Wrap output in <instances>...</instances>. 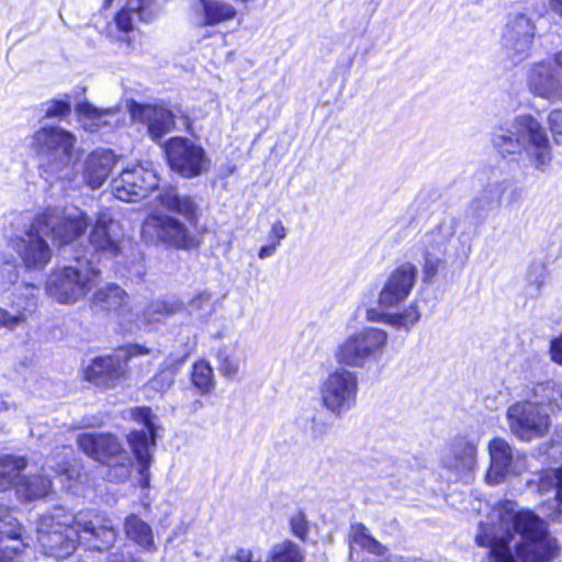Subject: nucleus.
Wrapping results in <instances>:
<instances>
[{
  "mask_svg": "<svg viewBox=\"0 0 562 562\" xmlns=\"http://www.w3.org/2000/svg\"><path fill=\"white\" fill-rule=\"evenodd\" d=\"M157 201L165 211L177 214L182 220L160 211L151 212L143 223L144 240L150 244L161 243L178 249L195 248L196 238L190 229L198 223L199 206L195 200L176 189H168L157 196Z\"/></svg>",
  "mask_w": 562,
  "mask_h": 562,
  "instance_id": "obj_1",
  "label": "nucleus"
},
{
  "mask_svg": "<svg viewBox=\"0 0 562 562\" xmlns=\"http://www.w3.org/2000/svg\"><path fill=\"white\" fill-rule=\"evenodd\" d=\"M475 540L492 562H549L560 549L548 529H481Z\"/></svg>",
  "mask_w": 562,
  "mask_h": 562,
  "instance_id": "obj_2",
  "label": "nucleus"
},
{
  "mask_svg": "<svg viewBox=\"0 0 562 562\" xmlns=\"http://www.w3.org/2000/svg\"><path fill=\"white\" fill-rule=\"evenodd\" d=\"M492 144L503 157L526 153L538 170H544L552 158L547 133L530 114L517 115L505 125L495 127Z\"/></svg>",
  "mask_w": 562,
  "mask_h": 562,
  "instance_id": "obj_3",
  "label": "nucleus"
},
{
  "mask_svg": "<svg viewBox=\"0 0 562 562\" xmlns=\"http://www.w3.org/2000/svg\"><path fill=\"white\" fill-rule=\"evenodd\" d=\"M76 144L77 137L60 126L44 125L33 133L31 147L47 181L69 176Z\"/></svg>",
  "mask_w": 562,
  "mask_h": 562,
  "instance_id": "obj_4",
  "label": "nucleus"
},
{
  "mask_svg": "<svg viewBox=\"0 0 562 562\" xmlns=\"http://www.w3.org/2000/svg\"><path fill=\"white\" fill-rule=\"evenodd\" d=\"M43 553L64 559L70 555L77 544L89 550L102 551L115 540V529H34Z\"/></svg>",
  "mask_w": 562,
  "mask_h": 562,
  "instance_id": "obj_5",
  "label": "nucleus"
},
{
  "mask_svg": "<svg viewBox=\"0 0 562 562\" xmlns=\"http://www.w3.org/2000/svg\"><path fill=\"white\" fill-rule=\"evenodd\" d=\"M387 341L384 329L368 326L344 338L335 348L334 358L340 368L366 369L382 357Z\"/></svg>",
  "mask_w": 562,
  "mask_h": 562,
  "instance_id": "obj_6",
  "label": "nucleus"
},
{
  "mask_svg": "<svg viewBox=\"0 0 562 562\" xmlns=\"http://www.w3.org/2000/svg\"><path fill=\"white\" fill-rule=\"evenodd\" d=\"M13 226L15 232L8 237L9 247L18 255L26 270H44L53 252L44 238L47 234L37 216L30 221L29 217L20 215Z\"/></svg>",
  "mask_w": 562,
  "mask_h": 562,
  "instance_id": "obj_7",
  "label": "nucleus"
},
{
  "mask_svg": "<svg viewBox=\"0 0 562 562\" xmlns=\"http://www.w3.org/2000/svg\"><path fill=\"white\" fill-rule=\"evenodd\" d=\"M99 281V270L89 260L76 259L74 266L54 270L46 281L47 294L60 304H74Z\"/></svg>",
  "mask_w": 562,
  "mask_h": 562,
  "instance_id": "obj_8",
  "label": "nucleus"
},
{
  "mask_svg": "<svg viewBox=\"0 0 562 562\" xmlns=\"http://www.w3.org/2000/svg\"><path fill=\"white\" fill-rule=\"evenodd\" d=\"M140 356H150L156 359L160 356V350L139 344L130 345L115 355L93 359L85 369L83 378L97 386L113 387L125 378L127 360Z\"/></svg>",
  "mask_w": 562,
  "mask_h": 562,
  "instance_id": "obj_9",
  "label": "nucleus"
},
{
  "mask_svg": "<svg viewBox=\"0 0 562 562\" xmlns=\"http://www.w3.org/2000/svg\"><path fill=\"white\" fill-rule=\"evenodd\" d=\"M358 393V375L346 368H336L319 384L322 406L337 418L356 407Z\"/></svg>",
  "mask_w": 562,
  "mask_h": 562,
  "instance_id": "obj_10",
  "label": "nucleus"
},
{
  "mask_svg": "<svg viewBox=\"0 0 562 562\" xmlns=\"http://www.w3.org/2000/svg\"><path fill=\"white\" fill-rule=\"evenodd\" d=\"M510 432L522 441L543 437L551 426L548 407L531 401H518L507 408Z\"/></svg>",
  "mask_w": 562,
  "mask_h": 562,
  "instance_id": "obj_11",
  "label": "nucleus"
},
{
  "mask_svg": "<svg viewBox=\"0 0 562 562\" xmlns=\"http://www.w3.org/2000/svg\"><path fill=\"white\" fill-rule=\"evenodd\" d=\"M77 442L89 457L112 465L116 480L128 476L132 459L117 438L111 434L85 432L78 436Z\"/></svg>",
  "mask_w": 562,
  "mask_h": 562,
  "instance_id": "obj_12",
  "label": "nucleus"
},
{
  "mask_svg": "<svg viewBox=\"0 0 562 562\" xmlns=\"http://www.w3.org/2000/svg\"><path fill=\"white\" fill-rule=\"evenodd\" d=\"M529 91L549 102L562 101V49L531 63L526 71Z\"/></svg>",
  "mask_w": 562,
  "mask_h": 562,
  "instance_id": "obj_13",
  "label": "nucleus"
},
{
  "mask_svg": "<svg viewBox=\"0 0 562 562\" xmlns=\"http://www.w3.org/2000/svg\"><path fill=\"white\" fill-rule=\"evenodd\" d=\"M36 216L45 234L50 235L59 245L74 243L88 227V216L78 207H47Z\"/></svg>",
  "mask_w": 562,
  "mask_h": 562,
  "instance_id": "obj_14",
  "label": "nucleus"
},
{
  "mask_svg": "<svg viewBox=\"0 0 562 562\" xmlns=\"http://www.w3.org/2000/svg\"><path fill=\"white\" fill-rule=\"evenodd\" d=\"M536 25L524 13L508 16L501 36V50L506 60L516 66L530 56Z\"/></svg>",
  "mask_w": 562,
  "mask_h": 562,
  "instance_id": "obj_15",
  "label": "nucleus"
},
{
  "mask_svg": "<svg viewBox=\"0 0 562 562\" xmlns=\"http://www.w3.org/2000/svg\"><path fill=\"white\" fill-rule=\"evenodd\" d=\"M41 471V474L30 472L26 476L20 475L15 488L20 497L33 501L46 496L52 490V475H58L60 483L67 490L76 487V480L74 477L76 471L68 467L64 458L60 462H56L54 459L46 460Z\"/></svg>",
  "mask_w": 562,
  "mask_h": 562,
  "instance_id": "obj_16",
  "label": "nucleus"
},
{
  "mask_svg": "<svg viewBox=\"0 0 562 562\" xmlns=\"http://www.w3.org/2000/svg\"><path fill=\"white\" fill-rule=\"evenodd\" d=\"M132 418L142 424V430H134L127 436L128 445L138 462V472L142 476V484L148 485V469L151 462V451L156 446V418L149 407H136L131 412Z\"/></svg>",
  "mask_w": 562,
  "mask_h": 562,
  "instance_id": "obj_17",
  "label": "nucleus"
},
{
  "mask_svg": "<svg viewBox=\"0 0 562 562\" xmlns=\"http://www.w3.org/2000/svg\"><path fill=\"white\" fill-rule=\"evenodd\" d=\"M165 151L171 169L184 178L198 177L209 169L210 159L205 150L187 138H172Z\"/></svg>",
  "mask_w": 562,
  "mask_h": 562,
  "instance_id": "obj_18",
  "label": "nucleus"
},
{
  "mask_svg": "<svg viewBox=\"0 0 562 562\" xmlns=\"http://www.w3.org/2000/svg\"><path fill=\"white\" fill-rule=\"evenodd\" d=\"M417 276L418 269L412 262H404L392 270L379 292V307L391 310L404 303L415 288Z\"/></svg>",
  "mask_w": 562,
  "mask_h": 562,
  "instance_id": "obj_19",
  "label": "nucleus"
},
{
  "mask_svg": "<svg viewBox=\"0 0 562 562\" xmlns=\"http://www.w3.org/2000/svg\"><path fill=\"white\" fill-rule=\"evenodd\" d=\"M237 13V9L226 0H192L191 2V21L201 31L203 38L213 35L210 27L233 21Z\"/></svg>",
  "mask_w": 562,
  "mask_h": 562,
  "instance_id": "obj_20",
  "label": "nucleus"
},
{
  "mask_svg": "<svg viewBox=\"0 0 562 562\" xmlns=\"http://www.w3.org/2000/svg\"><path fill=\"white\" fill-rule=\"evenodd\" d=\"M490 469L486 481L490 484L501 483L508 474H520L526 469L525 456L514 454L513 448L502 438H494L488 443Z\"/></svg>",
  "mask_w": 562,
  "mask_h": 562,
  "instance_id": "obj_21",
  "label": "nucleus"
},
{
  "mask_svg": "<svg viewBox=\"0 0 562 562\" xmlns=\"http://www.w3.org/2000/svg\"><path fill=\"white\" fill-rule=\"evenodd\" d=\"M121 227L109 211L98 214L95 224L89 236L90 246L95 255L103 258H115L121 252Z\"/></svg>",
  "mask_w": 562,
  "mask_h": 562,
  "instance_id": "obj_22",
  "label": "nucleus"
},
{
  "mask_svg": "<svg viewBox=\"0 0 562 562\" xmlns=\"http://www.w3.org/2000/svg\"><path fill=\"white\" fill-rule=\"evenodd\" d=\"M543 521L530 509L520 508L516 502L504 501L494 505L486 521L479 527H539Z\"/></svg>",
  "mask_w": 562,
  "mask_h": 562,
  "instance_id": "obj_23",
  "label": "nucleus"
},
{
  "mask_svg": "<svg viewBox=\"0 0 562 562\" xmlns=\"http://www.w3.org/2000/svg\"><path fill=\"white\" fill-rule=\"evenodd\" d=\"M131 115L133 120L146 124L148 134L154 142H159L175 127V115L162 106L133 103Z\"/></svg>",
  "mask_w": 562,
  "mask_h": 562,
  "instance_id": "obj_24",
  "label": "nucleus"
},
{
  "mask_svg": "<svg viewBox=\"0 0 562 562\" xmlns=\"http://www.w3.org/2000/svg\"><path fill=\"white\" fill-rule=\"evenodd\" d=\"M105 518L93 509L79 510L76 514L56 506L41 516V527H105Z\"/></svg>",
  "mask_w": 562,
  "mask_h": 562,
  "instance_id": "obj_25",
  "label": "nucleus"
},
{
  "mask_svg": "<svg viewBox=\"0 0 562 562\" xmlns=\"http://www.w3.org/2000/svg\"><path fill=\"white\" fill-rule=\"evenodd\" d=\"M513 196L515 190L505 181L487 183L469 203L468 212L472 217L485 218L497 210L506 194Z\"/></svg>",
  "mask_w": 562,
  "mask_h": 562,
  "instance_id": "obj_26",
  "label": "nucleus"
},
{
  "mask_svg": "<svg viewBox=\"0 0 562 562\" xmlns=\"http://www.w3.org/2000/svg\"><path fill=\"white\" fill-rule=\"evenodd\" d=\"M127 299V293L122 288L111 283L97 290L91 303L102 311L117 312L122 322L132 325V323H137L138 318L134 319V310L126 307Z\"/></svg>",
  "mask_w": 562,
  "mask_h": 562,
  "instance_id": "obj_27",
  "label": "nucleus"
},
{
  "mask_svg": "<svg viewBox=\"0 0 562 562\" xmlns=\"http://www.w3.org/2000/svg\"><path fill=\"white\" fill-rule=\"evenodd\" d=\"M476 463V443L467 438H454L448 453L442 458V465L461 477L470 473Z\"/></svg>",
  "mask_w": 562,
  "mask_h": 562,
  "instance_id": "obj_28",
  "label": "nucleus"
},
{
  "mask_svg": "<svg viewBox=\"0 0 562 562\" xmlns=\"http://www.w3.org/2000/svg\"><path fill=\"white\" fill-rule=\"evenodd\" d=\"M75 111L82 128L90 133L112 128L117 123L116 106L99 109L89 102H80Z\"/></svg>",
  "mask_w": 562,
  "mask_h": 562,
  "instance_id": "obj_29",
  "label": "nucleus"
},
{
  "mask_svg": "<svg viewBox=\"0 0 562 562\" xmlns=\"http://www.w3.org/2000/svg\"><path fill=\"white\" fill-rule=\"evenodd\" d=\"M116 162L111 149L98 148L85 160L83 178L91 189H99L108 179Z\"/></svg>",
  "mask_w": 562,
  "mask_h": 562,
  "instance_id": "obj_30",
  "label": "nucleus"
},
{
  "mask_svg": "<svg viewBox=\"0 0 562 562\" xmlns=\"http://www.w3.org/2000/svg\"><path fill=\"white\" fill-rule=\"evenodd\" d=\"M420 317L422 314L415 303L397 312L371 307L366 313V318L369 322L383 323L393 329L404 331H409L420 321Z\"/></svg>",
  "mask_w": 562,
  "mask_h": 562,
  "instance_id": "obj_31",
  "label": "nucleus"
},
{
  "mask_svg": "<svg viewBox=\"0 0 562 562\" xmlns=\"http://www.w3.org/2000/svg\"><path fill=\"white\" fill-rule=\"evenodd\" d=\"M193 350V346L186 342L182 350L176 355L171 353L164 362V369L160 370L148 383L144 386V392L148 398H154L167 392L173 384V364H182Z\"/></svg>",
  "mask_w": 562,
  "mask_h": 562,
  "instance_id": "obj_32",
  "label": "nucleus"
},
{
  "mask_svg": "<svg viewBox=\"0 0 562 562\" xmlns=\"http://www.w3.org/2000/svg\"><path fill=\"white\" fill-rule=\"evenodd\" d=\"M33 291V286L26 285L25 293L11 303V311L0 307V329L12 331L26 322L27 315L36 307Z\"/></svg>",
  "mask_w": 562,
  "mask_h": 562,
  "instance_id": "obj_33",
  "label": "nucleus"
},
{
  "mask_svg": "<svg viewBox=\"0 0 562 562\" xmlns=\"http://www.w3.org/2000/svg\"><path fill=\"white\" fill-rule=\"evenodd\" d=\"M218 371L229 380L235 379L241 366L245 363L247 353L244 345L239 340L224 344L216 353Z\"/></svg>",
  "mask_w": 562,
  "mask_h": 562,
  "instance_id": "obj_34",
  "label": "nucleus"
},
{
  "mask_svg": "<svg viewBox=\"0 0 562 562\" xmlns=\"http://www.w3.org/2000/svg\"><path fill=\"white\" fill-rule=\"evenodd\" d=\"M303 557L299 547L290 541L276 544L266 562H302ZM236 562H261L255 558L254 553L246 549H240L236 555Z\"/></svg>",
  "mask_w": 562,
  "mask_h": 562,
  "instance_id": "obj_35",
  "label": "nucleus"
},
{
  "mask_svg": "<svg viewBox=\"0 0 562 562\" xmlns=\"http://www.w3.org/2000/svg\"><path fill=\"white\" fill-rule=\"evenodd\" d=\"M366 530L353 529L349 535V558L351 562H372L369 559H360L361 551H367L378 557L384 555L386 551V548L370 537Z\"/></svg>",
  "mask_w": 562,
  "mask_h": 562,
  "instance_id": "obj_36",
  "label": "nucleus"
},
{
  "mask_svg": "<svg viewBox=\"0 0 562 562\" xmlns=\"http://www.w3.org/2000/svg\"><path fill=\"white\" fill-rule=\"evenodd\" d=\"M27 467L23 457L0 454V492L16 488L21 472Z\"/></svg>",
  "mask_w": 562,
  "mask_h": 562,
  "instance_id": "obj_37",
  "label": "nucleus"
},
{
  "mask_svg": "<svg viewBox=\"0 0 562 562\" xmlns=\"http://www.w3.org/2000/svg\"><path fill=\"white\" fill-rule=\"evenodd\" d=\"M181 308V303L177 300H156L153 301L145 311H143V316L140 317L138 312H134V319H137V323H132V325L140 326L151 325L157 322H160L165 316L172 315L177 313Z\"/></svg>",
  "mask_w": 562,
  "mask_h": 562,
  "instance_id": "obj_38",
  "label": "nucleus"
},
{
  "mask_svg": "<svg viewBox=\"0 0 562 562\" xmlns=\"http://www.w3.org/2000/svg\"><path fill=\"white\" fill-rule=\"evenodd\" d=\"M453 235L452 227L440 224L432 231L426 233L422 240V252L446 256L447 246Z\"/></svg>",
  "mask_w": 562,
  "mask_h": 562,
  "instance_id": "obj_39",
  "label": "nucleus"
},
{
  "mask_svg": "<svg viewBox=\"0 0 562 562\" xmlns=\"http://www.w3.org/2000/svg\"><path fill=\"white\" fill-rule=\"evenodd\" d=\"M133 175L122 171L119 177L112 180V192L117 200L136 202L147 195L142 190V186H137L136 182H133Z\"/></svg>",
  "mask_w": 562,
  "mask_h": 562,
  "instance_id": "obj_40",
  "label": "nucleus"
},
{
  "mask_svg": "<svg viewBox=\"0 0 562 562\" xmlns=\"http://www.w3.org/2000/svg\"><path fill=\"white\" fill-rule=\"evenodd\" d=\"M124 173L133 175V182L137 186H142V190L148 194L159 186V179L157 171L151 162H143L133 165L123 170Z\"/></svg>",
  "mask_w": 562,
  "mask_h": 562,
  "instance_id": "obj_41",
  "label": "nucleus"
},
{
  "mask_svg": "<svg viewBox=\"0 0 562 562\" xmlns=\"http://www.w3.org/2000/svg\"><path fill=\"white\" fill-rule=\"evenodd\" d=\"M25 546L20 533L0 529V562H14Z\"/></svg>",
  "mask_w": 562,
  "mask_h": 562,
  "instance_id": "obj_42",
  "label": "nucleus"
},
{
  "mask_svg": "<svg viewBox=\"0 0 562 562\" xmlns=\"http://www.w3.org/2000/svg\"><path fill=\"white\" fill-rule=\"evenodd\" d=\"M191 380L193 385L203 394L210 393L215 387L213 368L205 360L193 364Z\"/></svg>",
  "mask_w": 562,
  "mask_h": 562,
  "instance_id": "obj_43",
  "label": "nucleus"
},
{
  "mask_svg": "<svg viewBox=\"0 0 562 562\" xmlns=\"http://www.w3.org/2000/svg\"><path fill=\"white\" fill-rule=\"evenodd\" d=\"M166 0H128V9L134 10L137 18L144 22L153 21Z\"/></svg>",
  "mask_w": 562,
  "mask_h": 562,
  "instance_id": "obj_44",
  "label": "nucleus"
},
{
  "mask_svg": "<svg viewBox=\"0 0 562 562\" xmlns=\"http://www.w3.org/2000/svg\"><path fill=\"white\" fill-rule=\"evenodd\" d=\"M539 491L541 493L553 491L555 498L562 503V467L546 470L540 474Z\"/></svg>",
  "mask_w": 562,
  "mask_h": 562,
  "instance_id": "obj_45",
  "label": "nucleus"
},
{
  "mask_svg": "<svg viewBox=\"0 0 562 562\" xmlns=\"http://www.w3.org/2000/svg\"><path fill=\"white\" fill-rule=\"evenodd\" d=\"M41 112L45 119H64L71 112L69 98L52 99L41 104Z\"/></svg>",
  "mask_w": 562,
  "mask_h": 562,
  "instance_id": "obj_46",
  "label": "nucleus"
},
{
  "mask_svg": "<svg viewBox=\"0 0 562 562\" xmlns=\"http://www.w3.org/2000/svg\"><path fill=\"white\" fill-rule=\"evenodd\" d=\"M423 279L426 283H431L440 269L445 268V257L436 254L423 252Z\"/></svg>",
  "mask_w": 562,
  "mask_h": 562,
  "instance_id": "obj_47",
  "label": "nucleus"
},
{
  "mask_svg": "<svg viewBox=\"0 0 562 562\" xmlns=\"http://www.w3.org/2000/svg\"><path fill=\"white\" fill-rule=\"evenodd\" d=\"M126 537L140 548L149 550L154 547L151 529H123Z\"/></svg>",
  "mask_w": 562,
  "mask_h": 562,
  "instance_id": "obj_48",
  "label": "nucleus"
},
{
  "mask_svg": "<svg viewBox=\"0 0 562 562\" xmlns=\"http://www.w3.org/2000/svg\"><path fill=\"white\" fill-rule=\"evenodd\" d=\"M191 313L198 312L201 315H209L214 311L212 295L209 292H202L194 296L189 303Z\"/></svg>",
  "mask_w": 562,
  "mask_h": 562,
  "instance_id": "obj_49",
  "label": "nucleus"
},
{
  "mask_svg": "<svg viewBox=\"0 0 562 562\" xmlns=\"http://www.w3.org/2000/svg\"><path fill=\"white\" fill-rule=\"evenodd\" d=\"M137 16L134 10L128 9V2L115 16L114 25L119 31L127 35L128 32L133 31V20Z\"/></svg>",
  "mask_w": 562,
  "mask_h": 562,
  "instance_id": "obj_50",
  "label": "nucleus"
},
{
  "mask_svg": "<svg viewBox=\"0 0 562 562\" xmlns=\"http://www.w3.org/2000/svg\"><path fill=\"white\" fill-rule=\"evenodd\" d=\"M548 124L555 143L562 144V109H555L549 113Z\"/></svg>",
  "mask_w": 562,
  "mask_h": 562,
  "instance_id": "obj_51",
  "label": "nucleus"
},
{
  "mask_svg": "<svg viewBox=\"0 0 562 562\" xmlns=\"http://www.w3.org/2000/svg\"><path fill=\"white\" fill-rule=\"evenodd\" d=\"M331 424L322 413H316L310 420V429L314 437H322L328 432Z\"/></svg>",
  "mask_w": 562,
  "mask_h": 562,
  "instance_id": "obj_52",
  "label": "nucleus"
},
{
  "mask_svg": "<svg viewBox=\"0 0 562 562\" xmlns=\"http://www.w3.org/2000/svg\"><path fill=\"white\" fill-rule=\"evenodd\" d=\"M0 524L5 527H22V522L18 518V512L0 505Z\"/></svg>",
  "mask_w": 562,
  "mask_h": 562,
  "instance_id": "obj_53",
  "label": "nucleus"
},
{
  "mask_svg": "<svg viewBox=\"0 0 562 562\" xmlns=\"http://www.w3.org/2000/svg\"><path fill=\"white\" fill-rule=\"evenodd\" d=\"M286 237V228L281 221H277L271 225L268 234V239L271 244L278 247L280 243Z\"/></svg>",
  "mask_w": 562,
  "mask_h": 562,
  "instance_id": "obj_54",
  "label": "nucleus"
},
{
  "mask_svg": "<svg viewBox=\"0 0 562 562\" xmlns=\"http://www.w3.org/2000/svg\"><path fill=\"white\" fill-rule=\"evenodd\" d=\"M550 356L552 361L562 366V335L551 340Z\"/></svg>",
  "mask_w": 562,
  "mask_h": 562,
  "instance_id": "obj_55",
  "label": "nucleus"
},
{
  "mask_svg": "<svg viewBox=\"0 0 562 562\" xmlns=\"http://www.w3.org/2000/svg\"><path fill=\"white\" fill-rule=\"evenodd\" d=\"M109 562H136V560L130 551L117 550L110 554Z\"/></svg>",
  "mask_w": 562,
  "mask_h": 562,
  "instance_id": "obj_56",
  "label": "nucleus"
},
{
  "mask_svg": "<svg viewBox=\"0 0 562 562\" xmlns=\"http://www.w3.org/2000/svg\"><path fill=\"white\" fill-rule=\"evenodd\" d=\"M277 248L278 247L276 246V244H271V243L269 245L262 246V247H260V249L258 251V257L262 260L270 258L276 254Z\"/></svg>",
  "mask_w": 562,
  "mask_h": 562,
  "instance_id": "obj_57",
  "label": "nucleus"
},
{
  "mask_svg": "<svg viewBox=\"0 0 562 562\" xmlns=\"http://www.w3.org/2000/svg\"><path fill=\"white\" fill-rule=\"evenodd\" d=\"M125 527H148L145 522L140 520V518L136 515H130L126 517Z\"/></svg>",
  "mask_w": 562,
  "mask_h": 562,
  "instance_id": "obj_58",
  "label": "nucleus"
},
{
  "mask_svg": "<svg viewBox=\"0 0 562 562\" xmlns=\"http://www.w3.org/2000/svg\"><path fill=\"white\" fill-rule=\"evenodd\" d=\"M548 3L551 11L562 16V0H548Z\"/></svg>",
  "mask_w": 562,
  "mask_h": 562,
  "instance_id": "obj_59",
  "label": "nucleus"
},
{
  "mask_svg": "<svg viewBox=\"0 0 562 562\" xmlns=\"http://www.w3.org/2000/svg\"><path fill=\"white\" fill-rule=\"evenodd\" d=\"M304 522V516L303 514L299 513L295 517L291 520V527H302L301 525Z\"/></svg>",
  "mask_w": 562,
  "mask_h": 562,
  "instance_id": "obj_60",
  "label": "nucleus"
},
{
  "mask_svg": "<svg viewBox=\"0 0 562 562\" xmlns=\"http://www.w3.org/2000/svg\"><path fill=\"white\" fill-rule=\"evenodd\" d=\"M9 408H10V404H9L8 402H5V401H0V415H1L2 413L8 412V411H9Z\"/></svg>",
  "mask_w": 562,
  "mask_h": 562,
  "instance_id": "obj_61",
  "label": "nucleus"
},
{
  "mask_svg": "<svg viewBox=\"0 0 562 562\" xmlns=\"http://www.w3.org/2000/svg\"><path fill=\"white\" fill-rule=\"evenodd\" d=\"M553 402L559 408H562V391L553 398Z\"/></svg>",
  "mask_w": 562,
  "mask_h": 562,
  "instance_id": "obj_62",
  "label": "nucleus"
},
{
  "mask_svg": "<svg viewBox=\"0 0 562 562\" xmlns=\"http://www.w3.org/2000/svg\"><path fill=\"white\" fill-rule=\"evenodd\" d=\"M307 529L301 528V529H294L295 536L303 539Z\"/></svg>",
  "mask_w": 562,
  "mask_h": 562,
  "instance_id": "obj_63",
  "label": "nucleus"
}]
</instances>
